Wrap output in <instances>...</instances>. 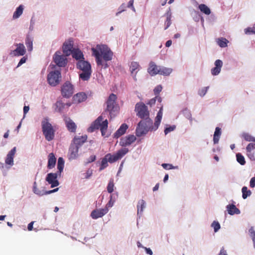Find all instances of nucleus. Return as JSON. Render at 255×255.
Segmentation results:
<instances>
[{
  "label": "nucleus",
  "instance_id": "nucleus-1",
  "mask_svg": "<svg viewBox=\"0 0 255 255\" xmlns=\"http://www.w3.org/2000/svg\"><path fill=\"white\" fill-rule=\"evenodd\" d=\"M136 116L142 119L137 124L135 134L140 137L147 133L149 130H156L159 127L162 117V108H160L155 117L154 126L152 120L149 118V112L147 107L142 102H139L135 106Z\"/></svg>",
  "mask_w": 255,
  "mask_h": 255
},
{
  "label": "nucleus",
  "instance_id": "nucleus-2",
  "mask_svg": "<svg viewBox=\"0 0 255 255\" xmlns=\"http://www.w3.org/2000/svg\"><path fill=\"white\" fill-rule=\"evenodd\" d=\"M91 50L96 61L99 63H101L102 59L105 62L111 61L113 59V52L107 45L98 44L95 47L92 48Z\"/></svg>",
  "mask_w": 255,
  "mask_h": 255
},
{
  "label": "nucleus",
  "instance_id": "nucleus-3",
  "mask_svg": "<svg viewBox=\"0 0 255 255\" xmlns=\"http://www.w3.org/2000/svg\"><path fill=\"white\" fill-rule=\"evenodd\" d=\"M42 131L44 137L48 141L53 140L55 136V130L52 125L48 122V118H44L41 122Z\"/></svg>",
  "mask_w": 255,
  "mask_h": 255
},
{
  "label": "nucleus",
  "instance_id": "nucleus-4",
  "mask_svg": "<svg viewBox=\"0 0 255 255\" xmlns=\"http://www.w3.org/2000/svg\"><path fill=\"white\" fill-rule=\"evenodd\" d=\"M116 95L111 94L107 101V109L105 113L108 112L111 119L114 118L118 112L119 107L116 104Z\"/></svg>",
  "mask_w": 255,
  "mask_h": 255
},
{
  "label": "nucleus",
  "instance_id": "nucleus-5",
  "mask_svg": "<svg viewBox=\"0 0 255 255\" xmlns=\"http://www.w3.org/2000/svg\"><path fill=\"white\" fill-rule=\"evenodd\" d=\"M102 116H99L88 128V130L89 132H92L95 129H98L100 128V129H107L108 126V122L107 120L103 121Z\"/></svg>",
  "mask_w": 255,
  "mask_h": 255
},
{
  "label": "nucleus",
  "instance_id": "nucleus-6",
  "mask_svg": "<svg viewBox=\"0 0 255 255\" xmlns=\"http://www.w3.org/2000/svg\"><path fill=\"white\" fill-rule=\"evenodd\" d=\"M61 79V74L59 70H54L50 72L47 75V82L53 87L59 84Z\"/></svg>",
  "mask_w": 255,
  "mask_h": 255
},
{
  "label": "nucleus",
  "instance_id": "nucleus-7",
  "mask_svg": "<svg viewBox=\"0 0 255 255\" xmlns=\"http://www.w3.org/2000/svg\"><path fill=\"white\" fill-rule=\"evenodd\" d=\"M61 92L63 97L69 98L74 93V86L69 81H66L61 86Z\"/></svg>",
  "mask_w": 255,
  "mask_h": 255
},
{
  "label": "nucleus",
  "instance_id": "nucleus-8",
  "mask_svg": "<svg viewBox=\"0 0 255 255\" xmlns=\"http://www.w3.org/2000/svg\"><path fill=\"white\" fill-rule=\"evenodd\" d=\"M128 152V148H123L119 150L115 154L112 155L111 153H108L106 154V156L109 160V162L112 163L122 158Z\"/></svg>",
  "mask_w": 255,
  "mask_h": 255
},
{
  "label": "nucleus",
  "instance_id": "nucleus-9",
  "mask_svg": "<svg viewBox=\"0 0 255 255\" xmlns=\"http://www.w3.org/2000/svg\"><path fill=\"white\" fill-rule=\"evenodd\" d=\"M16 48L10 50L9 54L11 57H19L24 56L26 53V49L23 43H15Z\"/></svg>",
  "mask_w": 255,
  "mask_h": 255
},
{
  "label": "nucleus",
  "instance_id": "nucleus-10",
  "mask_svg": "<svg viewBox=\"0 0 255 255\" xmlns=\"http://www.w3.org/2000/svg\"><path fill=\"white\" fill-rule=\"evenodd\" d=\"M60 176L61 174L57 172L56 173H49L47 174L45 180L48 184L51 185V188H54L59 185V182L57 180V178Z\"/></svg>",
  "mask_w": 255,
  "mask_h": 255
},
{
  "label": "nucleus",
  "instance_id": "nucleus-11",
  "mask_svg": "<svg viewBox=\"0 0 255 255\" xmlns=\"http://www.w3.org/2000/svg\"><path fill=\"white\" fill-rule=\"evenodd\" d=\"M55 63L59 67H63L67 64V59L64 55H61L59 51H56L53 56Z\"/></svg>",
  "mask_w": 255,
  "mask_h": 255
},
{
  "label": "nucleus",
  "instance_id": "nucleus-12",
  "mask_svg": "<svg viewBox=\"0 0 255 255\" xmlns=\"http://www.w3.org/2000/svg\"><path fill=\"white\" fill-rule=\"evenodd\" d=\"M136 139V138L134 135L129 134L121 138L120 145L123 147H126L130 145L131 143L134 142Z\"/></svg>",
  "mask_w": 255,
  "mask_h": 255
},
{
  "label": "nucleus",
  "instance_id": "nucleus-13",
  "mask_svg": "<svg viewBox=\"0 0 255 255\" xmlns=\"http://www.w3.org/2000/svg\"><path fill=\"white\" fill-rule=\"evenodd\" d=\"M109 211L107 208L103 209H97L93 210L91 213V217L93 219H97L99 218H102L106 215Z\"/></svg>",
  "mask_w": 255,
  "mask_h": 255
},
{
  "label": "nucleus",
  "instance_id": "nucleus-14",
  "mask_svg": "<svg viewBox=\"0 0 255 255\" xmlns=\"http://www.w3.org/2000/svg\"><path fill=\"white\" fill-rule=\"evenodd\" d=\"M79 148L76 146L75 144H71L68 152V158L70 160H72L77 159L78 156Z\"/></svg>",
  "mask_w": 255,
  "mask_h": 255
},
{
  "label": "nucleus",
  "instance_id": "nucleus-15",
  "mask_svg": "<svg viewBox=\"0 0 255 255\" xmlns=\"http://www.w3.org/2000/svg\"><path fill=\"white\" fill-rule=\"evenodd\" d=\"M76 66L78 69L82 71L92 70L91 64L88 61L85 60V59L77 61Z\"/></svg>",
  "mask_w": 255,
  "mask_h": 255
},
{
  "label": "nucleus",
  "instance_id": "nucleus-16",
  "mask_svg": "<svg viewBox=\"0 0 255 255\" xmlns=\"http://www.w3.org/2000/svg\"><path fill=\"white\" fill-rule=\"evenodd\" d=\"M16 151V147H14L8 152L5 159V163L6 164L10 165V166L13 165V159Z\"/></svg>",
  "mask_w": 255,
  "mask_h": 255
},
{
  "label": "nucleus",
  "instance_id": "nucleus-17",
  "mask_svg": "<svg viewBox=\"0 0 255 255\" xmlns=\"http://www.w3.org/2000/svg\"><path fill=\"white\" fill-rule=\"evenodd\" d=\"M87 136L86 135L81 136H76L72 140L71 144H75L76 147L80 148L87 140Z\"/></svg>",
  "mask_w": 255,
  "mask_h": 255
},
{
  "label": "nucleus",
  "instance_id": "nucleus-18",
  "mask_svg": "<svg viewBox=\"0 0 255 255\" xmlns=\"http://www.w3.org/2000/svg\"><path fill=\"white\" fill-rule=\"evenodd\" d=\"M63 52L66 56L71 55L72 50L74 49L73 44L72 41H68L64 43L63 45Z\"/></svg>",
  "mask_w": 255,
  "mask_h": 255
},
{
  "label": "nucleus",
  "instance_id": "nucleus-19",
  "mask_svg": "<svg viewBox=\"0 0 255 255\" xmlns=\"http://www.w3.org/2000/svg\"><path fill=\"white\" fill-rule=\"evenodd\" d=\"M64 121L68 130L71 132H75L77 128L75 123L69 118H65Z\"/></svg>",
  "mask_w": 255,
  "mask_h": 255
},
{
  "label": "nucleus",
  "instance_id": "nucleus-20",
  "mask_svg": "<svg viewBox=\"0 0 255 255\" xmlns=\"http://www.w3.org/2000/svg\"><path fill=\"white\" fill-rule=\"evenodd\" d=\"M215 67L211 69V74L214 76L219 75L223 66V62L220 59L216 60L214 63Z\"/></svg>",
  "mask_w": 255,
  "mask_h": 255
},
{
  "label": "nucleus",
  "instance_id": "nucleus-21",
  "mask_svg": "<svg viewBox=\"0 0 255 255\" xmlns=\"http://www.w3.org/2000/svg\"><path fill=\"white\" fill-rule=\"evenodd\" d=\"M71 55L74 59L78 61L85 59L82 51L79 48H74Z\"/></svg>",
  "mask_w": 255,
  "mask_h": 255
},
{
  "label": "nucleus",
  "instance_id": "nucleus-22",
  "mask_svg": "<svg viewBox=\"0 0 255 255\" xmlns=\"http://www.w3.org/2000/svg\"><path fill=\"white\" fill-rule=\"evenodd\" d=\"M160 66H157L153 62L149 63V67L148 69V72L151 76L159 74Z\"/></svg>",
  "mask_w": 255,
  "mask_h": 255
},
{
  "label": "nucleus",
  "instance_id": "nucleus-23",
  "mask_svg": "<svg viewBox=\"0 0 255 255\" xmlns=\"http://www.w3.org/2000/svg\"><path fill=\"white\" fill-rule=\"evenodd\" d=\"M87 98V96L85 93L79 92L73 96V100L75 103H80L85 101Z\"/></svg>",
  "mask_w": 255,
  "mask_h": 255
},
{
  "label": "nucleus",
  "instance_id": "nucleus-24",
  "mask_svg": "<svg viewBox=\"0 0 255 255\" xmlns=\"http://www.w3.org/2000/svg\"><path fill=\"white\" fill-rule=\"evenodd\" d=\"M128 128V126L126 124H123L120 128L115 132L114 137L118 138L121 136L123 135L126 132L127 129Z\"/></svg>",
  "mask_w": 255,
  "mask_h": 255
},
{
  "label": "nucleus",
  "instance_id": "nucleus-25",
  "mask_svg": "<svg viewBox=\"0 0 255 255\" xmlns=\"http://www.w3.org/2000/svg\"><path fill=\"white\" fill-rule=\"evenodd\" d=\"M140 66L138 63L136 62H131L130 65V70L131 72V74L133 76V78L135 80H136V74L137 71L139 70Z\"/></svg>",
  "mask_w": 255,
  "mask_h": 255
},
{
  "label": "nucleus",
  "instance_id": "nucleus-26",
  "mask_svg": "<svg viewBox=\"0 0 255 255\" xmlns=\"http://www.w3.org/2000/svg\"><path fill=\"white\" fill-rule=\"evenodd\" d=\"M226 209L228 213L230 215H239L241 213L240 210L233 204L228 205L226 206Z\"/></svg>",
  "mask_w": 255,
  "mask_h": 255
},
{
  "label": "nucleus",
  "instance_id": "nucleus-27",
  "mask_svg": "<svg viewBox=\"0 0 255 255\" xmlns=\"http://www.w3.org/2000/svg\"><path fill=\"white\" fill-rule=\"evenodd\" d=\"M56 162V158L53 153H50L48 157V164L47 168L48 169H52L55 166Z\"/></svg>",
  "mask_w": 255,
  "mask_h": 255
},
{
  "label": "nucleus",
  "instance_id": "nucleus-28",
  "mask_svg": "<svg viewBox=\"0 0 255 255\" xmlns=\"http://www.w3.org/2000/svg\"><path fill=\"white\" fill-rule=\"evenodd\" d=\"M33 38L27 34L25 40V43L29 52H31L33 50Z\"/></svg>",
  "mask_w": 255,
  "mask_h": 255
},
{
  "label": "nucleus",
  "instance_id": "nucleus-29",
  "mask_svg": "<svg viewBox=\"0 0 255 255\" xmlns=\"http://www.w3.org/2000/svg\"><path fill=\"white\" fill-rule=\"evenodd\" d=\"M24 9V6L22 4L19 5L15 9L12 16L13 19L18 18L22 14Z\"/></svg>",
  "mask_w": 255,
  "mask_h": 255
},
{
  "label": "nucleus",
  "instance_id": "nucleus-30",
  "mask_svg": "<svg viewBox=\"0 0 255 255\" xmlns=\"http://www.w3.org/2000/svg\"><path fill=\"white\" fill-rule=\"evenodd\" d=\"M221 133V128L219 127H216L213 137V142L214 144H217L219 142Z\"/></svg>",
  "mask_w": 255,
  "mask_h": 255
},
{
  "label": "nucleus",
  "instance_id": "nucleus-31",
  "mask_svg": "<svg viewBox=\"0 0 255 255\" xmlns=\"http://www.w3.org/2000/svg\"><path fill=\"white\" fill-rule=\"evenodd\" d=\"M92 70L82 71L79 74V78L83 81H88L91 77Z\"/></svg>",
  "mask_w": 255,
  "mask_h": 255
},
{
  "label": "nucleus",
  "instance_id": "nucleus-32",
  "mask_svg": "<svg viewBox=\"0 0 255 255\" xmlns=\"http://www.w3.org/2000/svg\"><path fill=\"white\" fill-rule=\"evenodd\" d=\"M118 197V193L113 194L110 195V199L106 204V207L105 208H107V209H109V208L112 207L114 206L115 202H116V199Z\"/></svg>",
  "mask_w": 255,
  "mask_h": 255
},
{
  "label": "nucleus",
  "instance_id": "nucleus-33",
  "mask_svg": "<svg viewBox=\"0 0 255 255\" xmlns=\"http://www.w3.org/2000/svg\"><path fill=\"white\" fill-rule=\"evenodd\" d=\"M172 72V69L163 66L160 67L159 74L163 76H169Z\"/></svg>",
  "mask_w": 255,
  "mask_h": 255
},
{
  "label": "nucleus",
  "instance_id": "nucleus-34",
  "mask_svg": "<svg viewBox=\"0 0 255 255\" xmlns=\"http://www.w3.org/2000/svg\"><path fill=\"white\" fill-rule=\"evenodd\" d=\"M145 208V202L143 200H140L138 201L137 208V215H142L144 209Z\"/></svg>",
  "mask_w": 255,
  "mask_h": 255
},
{
  "label": "nucleus",
  "instance_id": "nucleus-35",
  "mask_svg": "<svg viewBox=\"0 0 255 255\" xmlns=\"http://www.w3.org/2000/svg\"><path fill=\"white\" fill-rule=\"evenodd\" d=\"M56 112L61 113L65 108V104L61 100H58L55 104Z\"/></svg>",
  "mask_w": 255,
  "mask_h": 255
},
{
  "label": "nucleus",
  "instance_id": "nucleus-36",
  "mask_svg": "<svg viewBox=\"0 0 255 255\" xmlns=\"http://www.w3.org/2000/svg\"><path fill=\"white\" fill-rule=\"evenodd\" d=\"M64 160L62 157H60L58 158L57 162L58 171H57L58 173L61 174L64 167Z\"/></svg>",
  "mask_w": 255,
  "mask_h": 255
},
{
  "label": "nucleus",
  "instance_id": "nucleus-37",
  "mask_svg": "<svg viewBox=\"0 0 255 255\" xmlns=\"http://www.w3.org/2000/svg\"><path fill=\"white\" fill-rule=\"evenodd\" d=\"M198 8L202 12L206 15H209L211 14V11L210 8L205 4H199Z\"/></svg>",
  "mask_w": 255,
  "mask_h": 255
},
{
  "label": "nucleus",
  "instance_id": "nucleus-38",
  "mask_svg": "<svg viewBox=\"0 0 255 255\" xmlns=\"http://www.w3.org/2000/svg\"><path fill=\"white\" fill-rule=\"evenodd\" d=\"M190 14L191 16H192V18L193 20L196 21L198 22L200 19V14L199 13V12L195 10L193 8H192L190 10Z\"/></svg>",
  "mask_w": 255,
  "mask_h": 255
},
{
  "label": "nucleus",
  "instance_id": "nucleus-39",
  "mask_svg": "<svg viewBox=\"0 0 255 255\" xmlns=\"http://www.w3.org/2000/svg\"><path fill=\"white\" fill-rule=\"evenodd\" d=\"M166 14L167 15V17H166V20L165 22V27L164 28L165 29H167L171 24V12L170 11V10H169L166 12Z\"/></svg>",
  "mask_w": 255,
  "mask_h": 255
},
{
  "label": "nucleus",
  "instance_id": "nucleus-40",
  "mask_svg": "<svg viewBox=\"0 0 255 255\" xmlns=\"http://www.w3.org/2000/svg\"><path fill=\"white\" fill-rule=\"evenodd\" d=\"M236 155L237 162L241 165H244L246 164L244 156L241 153H237Z\"/></svg>",
  "mask_w": 255,
  "mask_h": 255
},
{
  "label": "nucleus",
  "instance_id": "nucleus-41",
  "mask_svg": "<svg viewBox=\"0 0 255 255\" xmlns=\"http://www.w3.org/2000/svg\"><path fill=\"white\" fill-rule=\"evenodd\" d=\"M108 162H109V160L106 155L105 156V157L102 160L101 166L99 168V171H101L104 170L105 168H106L108 166Z\"/></svg>",
  "mask_w": 255,
  "mask_h": 255
},
{
  "label": "nucleus",
  "instance_id": "nucleus-42",
  "mask_svg": "<svg viewBox=\"0 0 255 255\" xmlns=\"http://www.w3.org/2000/svg\"><path fill=\"white\" fill-rule=\"evenodd\" d=\"M242 197L244 199H246L248 196H250L252 192L250 190L248 189L246 186H244L242 189Z\"/></svg>",
  "mask_w": 255,
  "mask_h": 255
},
{
  "label": "nucleus",
  "instance_id": "nucleus-43",
  "mask_svg": "<svg viewBox=\"0 0 255 255\" xmlns=\"http://www.w3.org/2000/svg\"><path fill=\"white\" fill-rule=\"evenodd\" d=\"M182 113L186 118L190 120V123L192 122V115L189 110L187 108H185L182 110Z\"/></svg>",
  "mask_w": 255,
  "mask_h": 255
},
{
  "label": "nucleus",
  "instance_id": "nucleus-44",
  "mask_svg": "<svg viewBox=\"0 0 255 255\" xmlns=\"http://www.w3.org/2000/svg\"><path fill=\"white\" fill-rule=\"evenodd\" d=\"M229 42L228 40L224 38H219L217 41L218 44L220 47L224 48L227 46V43Z\"/></svg>",
  "mask_w": 255,
  "mask_h": 255
},
{
  "label": "nucleus",
  "instance_id": "nucleus-45",
  "mask_svg": "<svg viewBox=\"0 0 255 255\" xmlns=\"http://www.w3.org/2000/svg\"><path fill=\"white\" fill-rule=\"evenodd\" d=\"M161 166L163 167L164 169L167 170L178 169V166H173L172 164L169 163H162Z\"/></svg>",
  "mask_w": 255,
  "mask_h": 255
},
{
  "label": "nucleus",
  "instance_id": "nucleus-46",
  "mask_svg": "<svg viewBox=\"0 0 255 255\" xmlns=\"http://www.w3.org/2000/svg\"><path fill=\"white\" fill-rule=\"evenodd\" d=\"M114 183L113 179H110L108 186H107V191L109 193H112L114 191Z\"/></svg>",
  "mask_w": 255,
  "mask_h": 255
},
{
  "label": "nucleus",
  "instance_id": "nucleus-47",
  "mask_svg": "<svg viewBox=\"0 0 255 255\" xmlns=\"http://www.w3.org/2000/svg\"><path fill=\"white\" fill-rule=\"evenodd\" d=\"M243 136L246 141L255 142V137L248 133H243Z\"/></svg>",
  "mask_w": 255,
  "mask_h": 255
},
{
  "label": "nucleus",
  "instance_id": "nucleus-48",
  "mask_svg": "<svg viewBox=\"0 0 255 255\" xmlns=\"http://www.w3.org/2000/svg\"><path fill=\"white\" fill-rule=\"evenodd\" d=\"M211 227L214 228L215 232H217L220 229L221 226L218 221H214L211 224Z\"/></svg>",
  "mask_w": 255,
  "mask_h": 255
},
{
  "label": "nucleus",
  "instance_id": "nucleus-49",
  "mask_svg": "<svg viewBox=\"0 0 255 255\" xmlns=\"http://www.w3.org/2000/svg\"><path fill=\"white\" fill-rule=\"evenodd\" d=\"M127 6L125 3H122L118 8V11L116 12V15L119 16L122 12L126 10Z\"/></svg>",
  "mask_w": 255,
  "mask_h": 255
},
{
  "label": "nucleus",
  "instance_id": "nucleus-50",
  "mask_svg": "<svg viewBox=\"0 0 255 255\" xmlns=\"http://www.w3.org/2000/svg\"><path fill=\"white\" fill-rule=\"evenodd\" d=\"M176 128V126L172 125V126H169L168 127H166L164 129V133L165 135L167 134L168 133L170 132L171 131H172L174 130Z\"/></svg>",
  "mask_w": 255,
  "mask_h": 255
},
{
  "label": "nucleus",
  "instance_id": "nucleus-51",
  "mask_svg": "<svg viewBox=\"0 0 255 255\" xmlns=\"http://www.w3.org/2000/svg\"><path fill=\"white\" fill-rule=\"evenodd\" d=\"M156 100H157L158 102L160 103L161 102L162 100L160 97H156L155 98H152L150 99L147 103V104L150 105V106H152V105H154L155 104Z\"/></svg>",
  "mask_w": 255,
  "mask_h": 255
},
{
  "label": "nucleus",
  "instance_id": "nucleus-52",
  "mask_svg": "<svg viewBox=\"0 0 255 255\" xmlns=\"http://www.w3.org/2000/svg\"><path fill=\"white\" fill-rule=\"evenodd\" d=\"M245 33L246 34H255V27H248L246 29H245Z\"/></svg>",
  "mask_w": 255,
  "mask_h": 255
},
{
  "label": "nucleus",
  "instance_id": "nucleus-53",
  "mask_svg": "<svg viewBox=\"0 0 255 255\" xmlns=\"http://www.w3.org/2000/svg\"><path fill=\"white\" fill-rule=\"evenodd\" d=\"M208 89H209V87H206L203 88L201 90H199L198 94L201 97L204 96L206 95Z\"/></svg>",
  "mask_w": 255,
  "mask_h": 255
},
{
  "label": "nucleus",
  "instance_id": "nucleus-54",
  "mask_svg": "<svg viewBox=\"0 0 255 255\" xmlns=\"http://www.w3.org/2000/svg\"><path fill=\"white\" fill-rule=\"evenodd\" d=\"M33 193L39 196H42L44 195V190H40L37 187L35 189H32Z\"/></svg>",
  "mask_w": 255,
  "mask_h": 255
},
{
  "label": "nucleus",
  "instance_id": "nucleus-55",
  "mask_svg": "<svg viewBox=\"0 0 255 255\" xmlns=\"http://www.w3.org/2000/svg\"><path fill=\"white\" fill-rule=\"evenodd\" d=\"M96 63L98 66H101L104 69H106L109 67V65L107 64V62H105L102 59H101V63H99L98 61H96Z\"/></svg>",
  "mask_w": 255,
  "mask_h": 255
},
{
  "label": "nucleus",
  "instance_id": "nucleus-56",
  "mask_svg": "<svg viewBox=\"0 0 255 255\" xmlns=\"http://www.w3.org/2000/svg\"><path fill=\"white\" fill-rule=\"evenodd\" d=\"M27 59V56H23L19 60L17 67H19L21 66L23 64L25 63Z\"/></svg>",
  "mask_w": 255,
  "mask_h": 255
},
{
  "label": "nucleus",
  "instance_id": "nucleus-57",
  "mask_svg": "<svg viewBox=\"0 0 255 255\" xmlns=\"http://www.w3.org/2000/svg\"><path fill=\"white\" fill-rule=\"evenodd\" d=\"M255 148V144L250 143L246 147L247 152L253 151V149Z\"/></svg>",
  "mask_w": 255,
  "mask_h": 255
},
{
  "label": "nucleus",
  "instance_id": "nucleus-58",
  "mask_svg": "<svg viewBox=\"0 0 255 255\" xmlns=\"http://www.w3.org/2000/svg\"><path fill=\"white\" fill-rule=\"evenodd\" d=\"M162 86L161 85H158L154 89V93L155 94V95H157L158 94H159V93L162 90Z\"/></svg>",
  "mask_w": 255,
  "mask_h": 255
},
{
  "label": "nucleus",
  "instance_id": "nucleus-59",
  "mask_svg": "<svg viewBox=\"0 0 255 255\" xmlns=\"http://www.w3.org/2000/svg\"><path fill=\"white\" fill-rule=\"evenodd\" d=\"M134 0H130L127 7L130 8L133 11H135V8L133 6Z\"/></svg>",
  "mask_w": 255,
  "mask_h": 255
},
{
  "label": "nucleus",
  "instance_id": "nucleus-60",
  "mask_svg": "<svg viewBox=\"0 0 255 255\" xmlns=\"http://www.w3.org/2000/svg\"><path fill=\"white\" fill-rule=\"evenodd\" d=\"M34 24L35 19H34L32 17L30 21V25L29 27V31H32L33 30Z\"/></svg>",
  "mask_w": 255,
  "mask_h": 255
},
{
  "label": "nucleus",
  "instance_id": "nucleus-61",
  "mask_svg": "<svg viewBox=\"0 0 255 255\" xmlns=\"http://www.w3.org/2000/svg\"><path fill=\"white\" fill-rule=\"evenodd\" d=\"M247 156L252 161L255 160V155L253 151L247 152Z\"/></svg>",
  "mask_w": 255,
  "mask_h": 255
},
{
  "label": "nucleus",
  "instance_id": "nucleus-62",
  "mask_svg": "<svg viewBox=\"0 0 255 255\" xmlns=\"http://www.w3.org/2000/svg\"><path fill=\"white\" fill-rule=\"evenodd\" d=\"M96 155H91L87 159V161H86V163L88 164V163L92 162L96 160Z\"/></svg>",
  "mask_w": 255,
  "mask_h": 255
},
{
  "label": "nucleus",
  "instance_id": "nucleus-63",
  "mask_svg": "<svg viewBox=\"0 0 255 255\" xmlns=\"http://www.w3.org/2000/svg\"><path fill=\"white\" fill-rule=\"evenodd\" d=\"M249 233H250V237L253 239H255V231L254 229V228L253 227H252L250 229H249Z\"/></svg>",
  "mask_w": 255,
  "mask_h": 255
},
{
  "label": "nucleus",
  "instance_id": "nucleus-64",
  "mask_svg": "<svg viewBox=\"0 0 255 255\" xmlns=\"http://www.w3.org/2000/svg\"><path fill=\"white\" fill-rule=\"evenodd\" d=\"M216 19L217 17L213 13L211 14L209 17V20L210 22H214L216 20Z\"/></svg>",
  "mask_w": 255,
  "mask_h": 255
}]
</instances>
